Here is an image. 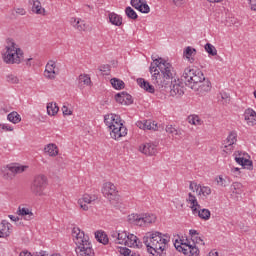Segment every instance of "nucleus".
I'll use <instances>...</instances> for the list:
<instances>
[{
    "label": "nucleus",
    "instance_id": "nucleus-1",
    "mask_svg": "<svg viewBox=\"0 0 256 256\" xmlns=\"http://www.w3.org/2000/svg\"><path fill=\"white\" fill-rule=\"evenodd\" d=\"M150 64L149 71L152 75L153 85H157L161 91H169L172 97L183 95V87L181 82L173 76V66L171 63L166 62L163 58H153Z\"/></svg>",
    "mask_w": 256,
    "mask_h": 256
},
{
    "label": "nucleus",
    "instance_id": "nucleus-2",
    "mask_svg": "<svg viewBox=\"0 0 256 256\" xmlns=\"http://www.w3.org/2000/svg\"><path fill=\"white\" fill-rule=\"evenodd\" d=\"M72 235L75 237L76 254L78 256H95L93 246L89 242V236L85 235V232L79 228H73Z\"/></svg>",
    "mask_w": 256,
    "mask_h": 256
},
{
    "label": "nucleus",
    "instance_id": "nucleus-3",
    "mask_svg": "<svg viewBox=\"0 0 256 256\" xmlns=\"http://www.w3.org/2000/svg\"><path fill=\"white\" fill-rule=\"evenodd\" d=\"M205 81V75L197 68L187 67L181 76V83H184L186 87L190 89H197V85Z\"/></svg>",
    "mask_w": 256,
    "mask_h": 256
},
{
    "label": "nucleus",
    "instance_id": "nucleus-4",
    "mask_svg": "<svg viewBox=\"0 0 256 256\" xmlns=\"http://www.w3.org/2000/svg\"><path fill=\"white\" fill-rule=\"evenodd\" d=\"M8 45L6 46V53L3 54V61L8 65L21 63L23 61V50L17 48V44L13 42V39H8Z\"/></svg>",
    "mask_w": 256,
    "mask_h": 256
},
{
    "label": "nucleus",
    "instance_id": "nucleus-5",
    "mask_svg": "<svg viewBox=\"0 0 256 256\" xmlns=\"http://www.w3.org/2000/svg\"><path fill=\"white\" fill-rule=\"evenodd\" d=\"M123 123L125 121L121 119V116L112 114V131L110 132L112 139H121V137L127 135V127Z\"/></svg>",
    "mask_w": 256,
    "mask_h": 256
},
{
    "label": "nucleus",
    "instance_id": "nucleus-6",
    "mask_svg": "<svg viewBox=\"0 0 256 256\" xmlns=\"http://www.w3.org/2000/svg\"><path fill=\"white\" fill-rule=\"evenodd\" d=\"M45 187H47V176L40 174L34 177L30 185V191L33 195L41 197L43 191H45Z\"/></svg>",
    "mask_w": 256,
    "mask_h": 256
},
{
    "label": "nucleus",
    "instance_id": "nucleus-7",
    "mask_svg": "<svg viewBox=\"0 0 256 256\" xmlns=\"http://www.w3.org/2000/svg\"><path fill=\"white\" fill-rule=\"evenodd\" d=\"M174 247L176 251L182 252L186 256H199V248L193 244L183 241L179 244V240H176Z\"/></svg>",
    "mask_w": 256,
    "mask_h": 256
},
{
    "label": "nucleus",
    "instance_id": "nucleus-8",
    "mask_svg": "<svg viewBox=\"0 0 256 256\" xmlns=\"http://www.w3.org/2000/svg\"><path fill=\"white\" fill-rule=\"evenodd\" d=\"M130 4L134 9L140 11V13H149L151 11L149 4H147V0H131Z\"/></svg>",
    "mask_w": 256,
    "mask_h": 256
},
{
    "label": "nucleus",
    "instance_id": "nucleus-9",
    "mask_svg": "<svg viewBox=\"0 0 256 256\" xmlns=\"http://www.w3.org/2000/svg\"><path fill=\"white\" fill-rule=\"evenodd\" d=\"M9 172L4 173L5 179H13L15 175L19 173H23L25 169H27V166H7Z\"/></svg>",
    "mask_w": 256,
    "mask_h": 256
},
{
    "label": "nucleus",
    "instance_id": "nucleus-10",
    "mask_svg": "<svg viewBox=\"0 0 256 256\" xmlns=\"http://www.w3.org/2000/svg\"><path fill=\"white\" fill-rule=\"evenodd\" d=\"M140 151L148 157H153V155H157V145L153 143H145L140 146Z\"/></svg>",
    "mask_w": 256,
    "mask_h": 256
},
{
    "label": "nucleus",
    "instance_id": "nucleus-11",
    "mask_svg": "<svg viewBox=\"0 0 256 256\" xmlns=\"http://www.w3.org/2000/svg\"><path fill=\"white\" fill-rule=\"evenodd\" d=\"M125 245L126 247H137L138 249H140V247H143V243L139 241V238H137L135 234H128Z\"/></svg>",
    "mask_w": 256,
    "mask_h": 256
},
{
    "label": "nucleus",
    "instance_id": "nucleus-12",
    "mask_svg": "<svg viewBox=\"0 0 256 256\" xmlns=\"http://www.w3.org/2000/svg\"><path fill=\"white\" fill-rule=\"evenodd\" d=\"M128 219H129V221H131L135 225H138L139 227L147 226L143 214H141V215L140 214H131L128 216Z\"/></svg>",
    "mask_w": 256,
    "mask_h": 256
},
{
    "label": "nucleus",
    "instance_id": "nucleus-13",
    "mask_svg": "<svg viewBox=\"0 0 256 256\" xmlns=\"http://www.w3.org/2000/svg\"><path fill=\"white\" fill-rule=\"evenodd\" d=\"M194 91H199L200 93H209L211 91V82L208 79H205L201 81V83L196 85V89H193Z\"/></svg>",
    "mask_w": 256,
    "mask_h": 256
},
{
    "label": "nucleus",
    "instance_id": "nucleus-14",
    "mask_svg": "<svg viewBox=\"0 0 256 256\" xmlns=\"http://www.w3.org/2000/svg\"><path fill=\"white\" fill-rule=\"evenodd\" d=\"M244 119L251 126L255 125L256 122V112L255 110L248 108L244 112Z\"/></svg>",
    "mask_w": 256,
    "mask_h": 256
},
{
    "label": "nucleus",
    "instance_id": "nucleus-15",
    "mask_svg": "<svg viewBox=\"0 0 256 256\" xmlns=\"http://www.w3.org/2000/svg\"><path fill=\"white\" fill-rule=\"evenodd\" d=\"M108 19L112 25H115V27H121L123 25V18L115 12L109 13Z\"/></svg>",
    "mask_w": 256,
    "mask_h": 256
},
{
    "label": "nucleus",
    "instance_id": "nucleus-16",
    "mask_svg": "<svg viewBox=\"0 0 256 256\" xmlns=\"http://www.w3.org/2000/svg\"><path fill=\"white\" fill-rule=\"evenodd\" d=\"M137 83L141 89L147 91V93H155V87L147 82L144 78H138Z\"/></svg>",
    "mask_w": 256,
    "mask_h": 256
},
{
    "label": "nucleus",
    "instance_id": "nucleus-17",
    "mask_svg": "<svg viewBox=\"0 0 256 256\" xmlns=\"http://www.w3.org/2000/svg\"><path fill=\"white\" fill-rule=\"evenodd\" d=\"M195 55H197V49L191 47V46H187L184 49L183 52V57H185L186 59H188V61H190V63H193L195 61Z\"/></svg>",
    "mask_w": 256,
    "mask_h": 256
},
{
    "label": "nucleus",
    "instance_id": "nucleus-18",
    "mask_svg": "<svg viewBox=\"0 0 256 256\" xmlns=\"http://www.w3.org/2000/svg\"><path fill=\"white\" fill-rule=\"evenodd\" d=\"M187 202L191 204V210L193 215L197 212V208L201 209V205H199V202H197V197L193 195L192 193L188 194Z\"/></svg>",
    "mask_w": 256,
    "mask_h": 256
},
{
    "label": "nucleus",
    "instance_id": "nucleus-19",
    "mask_svg": "<svg viewBox=\"0 0 256 256\" xmlns=\"http://www.w3.org/2000/svg\"><path fill=\"white\" fill-rule=\"evenodd\" d=\"M17 214L20 215L21 217H23L25 219V221H31V219H33V217H35V215L33 214V212H31V210H29V208H18Z\"/></svg>",
    "mask_w": 256,
    "mask_h": 256
},
{
    "label": "nucleus",
    "instance_id": "nucleus-20",
    "mask_svg": "<svg viewBox=\"0 0 256 256\" xmlns=\"http://www.w3.org/2000/svg\"><path fill=\"white\" fill-rule=\"evenodd\" d=\"M116 191H117V187H115V184L111 182L105 183L102 188V193L104 197H107L108 195H111V193H115Z\"/></svg>",
    "mask_w": 256,
    "mask_h": 256
},
{
    "label": "nucleus",
    "instance_id": "nucleus-21",
    "mask_svg": "<svg viewBox=\"0 0 256 256\" xmlns=\"http://www.w3.org/2000/svg\"><path fill=\"white\" fill-rule=\"evenodd\" d=\"M9 223L6 220H3L0 223V239H5V237H9Z\"/></svg>",
    "mask_w": 256,
    "mask_h": 256
},
{
    "label": "nucleus",
    "instance_id": "nucleus-22",
    "mask_svg": "<svg viewBox=\"0 0 256 256\" xmlns=\"http://www.w3.org/2000/svg\"><path fill=\"white\" fill-rule=\"evenodd\" d=\"M32 11L36 13V15H45V8L41 7L39 0H32Z\"/></svg>",
    "mask_w": 256,
    "mask_h": 256
},
{
    "label": "nucleus",
    "instance_id": "nucleus-23",
    "mask_svg": "<svg viewBox=\"0 0 256 256\" xmlns=\"http://www.w3.org/2000/svg\"><path fill=\"white\" fill-rule=\"evenodd\" d=\"M195 215H198V217L204 221H209V219H211V211H209V209L203 208L199 210L196 208Z\"/></svg>",
    "mask_w": 256,
    "mask_h": 256
},
{
    "label": "nucleus",
    "instance_id": "nucleus-24",
    "mask_svg": "<svg viewBox=\"0 0 256 256\" xmlns=\"http://www.w3.org/2000/svg\"><path fill=\"white\" fill-rule=\"evenodd\" d=\"M85 85H91V77H89V75H86V74H81L78 77V87L80 89H83Z\"/></svg>",
    "mask_w": 256,
    "mask_h": 256
},
{
    "label": "nucleus",
    "instance_id": "nucleus-25",
    "mask_svg": "<svg viewBox=\"0 0 256 256\" xmlns=\"http://www.w3.org/2000/svg\"><path fill=\"white\" fill-rule=\"evenodd\" d=\"M95 239L98 243H102V245H107L109 243V237L103 231L95 232Z\"/></svg>",
    "mask_w": 256,
    "mask_h": 256
},
{
    "label": "nucleus",
    "instance_id": "nucleus-26",
    "mask_svg": "<svg viewBox=\"0 0 256 256\" xmlns=\"http://www.w3.org/2000/svg\"><path fill=\"white\" fill-rule=\"evenodd\" d=\"M71 24L73 25V27L78 29V31H85V29H87V25L85 24V21L81 19L72 18Z\"/></svg>",
    "mask_w": 256,
    "mask_h": 256
},
{
    "label": "nucleus",
    "instance_id": "nucleus-27",
    "mask_svg": "<svg viewBox=\"0 0 256 256\" xmlns=\"http://www.w3.org/2000/svg\"><path fill=\"white\" fill-rule=\"evenodd\" d=\"M45 153H48L50 157H57L59 155V149L55 144H48L45 148Z\"/></svg>",
    "mask_w": 256,
    "mask_h": 256
},
{
    "label": "nucleus",
    "instance_id": "nucleus-28",
    "mask_svg": "<svg viewBox=\"0 0 256 256\" xmlns=\"http://www.w3.org/2000/svg\"><path fill=\"white\" fill-rule=\"evenodd\" d=\"M47 113L51 117H54V115H57V113H59V106H57V103H53V102L48 103Z\"/></svg>",
    "mask_w": 256,
    "mask_h": 256
},
{
    "label": "nucleus",
    "instance_id": "nucleus-29",
    "mask_svg": "<svg viewBox=\"0 0 256 256\" xmlns=\"http://www.w3.org/2000/svg\"><path fill=\"white\" fill-rule=\"evenodd\" d=\"M7 119L8 121H10V123H14V125H17V123H21V115H19L17 111L9 113Z\"/></svg>",
    "mask_w": 256,
    "mask_h": 256
},
{
    "label": "nucleus",
    "instance_id": "nucleus-30",
    "mask_svg": "<svg viewBox=\"0 0 256 256\" xmlns=\"http://www.w3.org/2000/svg\"><path fill=\"white\" fill-rule=\"evenodd\" d=\"M110 83L114 89H117L118 91L121 89H125V82L119 78H112L110 80Z\"/></svg>",
    "mask_w": 256,
    "mask_h": 256
},
{
    "label": "nucleus",
    "instance_id": "nucleus-31",
    "mask_svg": "<svg viewBox=\"0 0 256 256\" xmlns=\"http://www.w3.org/2000/svg\"><path fill=\"white\" fill-rule=\"evenodd\" d=\"M235 143H237V133L231 132L226 139V145L224 147H231V145H235Z\"/></svg>",
    "mask_w": 256,
    "mask_h": 256
},
{
    "label": "nucleus",
    "instance_id": "nucleus-32",
    "mask_svg": "<svg viewBox=\"0 0 256 256\" xmlns=\"http://www.w3.org/2000/svg\"><path fill=\"white\" fill-rule=\"evenodd\" d=\"M125 14L127 15L128 19H133V21L137 20L139 16L137 15V12L130 6L126 7Z\"/></svg>",
    "mask_w": 256,
    "mask_h": 256
},
{
    "label": "nucleus",
    "instance_id": "nucleus-33",
    "mask_svg": "<svg viewBox=\"0 0 256 256\" xmlns=\"http://www.w3.org/2000/svg\"><path fill=\"white\" fill-rule=\"evenodd\" d=\"M129 234L127 232H118V240L116 242V245H125L127 242V237Z\"/></svg>",
    "mask_w": 256,
    "mask_h": 256
},
{
    "label": "nucleus",
    "instance_id": "nucleus-34",
    "mask_svg": "<svg viewBox=\"0 0 256 256\" xmlns=\"http://www.w3.org/2000/svg\"><path fill=\"white\" fill-rule=\"evenodd\" d=\"M231 187L233 193L236 195H241V193H243V184H241V182H234Z\"/></svg>",
    "mask_w": 256,
    "mask_h": 256
},
{
    "label": "nucleus",
    "instance_id": "nucleus-35",
    "mask_svg": "<svg viewBox=\"0 0 256 256\" xmlns=\"http://www.w3.org/2000/svg\"><path fill=\"white\" fill-rule=\"evenodd\" d=\"M205 51L208 53V55H211L212 57H215L217 55V48L213 46L211 43H207L204 46Z\"/></svg>",
    "mask_w": 256,
    "mask_h": 256
},
{
    "label": "nucleus",
    "instance_id": "nucleus-36",
    "mask_svg": "<svg viewBox=\"0 0 256 256\" xmlns=\"http://www.w3.org/2000/svg\"><path fill=\"white\" fill-rule=\"evenodd\" d=\"M144 217V222L146 223V225H151V223H155V221L157 220V216H155L154 214H142Z\"/></svg>",
    "mask_w": 256,
    "mask_h": 256
},
{
    "label": "nucleus",
    "instance_id": "nucleus-37",
    "mask_svg": "<svg viewBox=\"0 0 256 256\" xmlns=\"http://www.w3.org/2000/svg\"><path fill=\"white\" fill-rule=\"evenodd\" d=\"M238 153V155H237ZM235 153V161L238 163V165H241L243 167L244 163H249V159L241 157V152Z\"/></svg>",
    "mask_w": 256,
    "mask_h": 256
},
{
    "label": "nucleus",
    "instance_id": "nucleus-38",
    "mask_svg": "<svg viewBox=\"0 0 256 256\" xmlns=\"http://www.w3.org/2000/svg\"><path fill=\"white\" fill-rule=\"evenodd\" d=\"M97 199V197L95 196H91L89 194H85L81 199H79V201H83V203H87V205L93 203V201H95Z\"/></svg>",
    "mask_w": 256,
    "mask_h": 256
},
{
    "label": "nucleus",
    "instance_id": "nucleus-39",
    "mask_svg": "<svg viewBox=\"0 0 256 256\" xmlns=\"http://www.w3.org/2000/svg\"><path fill=\"white\" fill-rule=\"evenodd\" d=\"M6 81L7 83H11L12 85H15L19 83V78L15 76L14 74H8L6 75Z\"/></svg>",
    "mask_w": 256,
    "mask_h": 256
},
{
    "label": "nucleus",
    "instance_id": "nucleus-40",
    "mask_svg": "<svg viewBox=\"0 0 256 256\" xmlns=\"http://www.w3.org/2000/svg\"><path fill=\"white\" fill-rule=\"evenodd\" d=\"M166 133H169L170 135H181V131L177 130L173 125L166 126Z\"/></svg>",
    "mask_w": 256,
    "mask_h": 256
},
{
    "label": "nucleus",
    "instance_id": "nucleus-41",
    "mask_svg": "<svg viewBox=\"0 0 256 256\" xmlns=\"http://www.w3.org/2000/svg\"><path fill=\"white\" fill-rule=\"evenodd\" d=\"M198 195H203L204 197H207V195H211V188L207 186L199 187Z\"/></svg>",
    "mask_w": 256,
    "mask_h": 256
},
{
    "label": "nucleus",
    "instance_id": "nucleus-42",
    "mask_svg": "<svg viewBox=\"0 0 256 256\" xmlns=\"http://www.w3.org/2000/svg\"><path fill=\"white\" fill-rule=\"evenodd\" d=\"M125 92L117 93L115 95V101L116 103H120V105H125Z\"/></svg>",
    "mask_w": 256,
    "mask_h": 256
},
{
    "label": "nucleus",
    "instance_id": "nucleus-43",
    "mask_svg": "<svg viewBox=\"0 0 256 256\" xmlns=\"http://www.w3.org/2000/svg\"><path fill=\"white\" fill-rule=\"evenodd\" d=\"M188 123L191 125H201V119H199V116H189Z\"/></svg>",
    "mask_w": 256,
    "mask_h": 256
},
{
    "label": "nucleus",
    "instance_id": "nucleus-44",
    "mask_svg": "<svg viewBox=\"0 0 256 256\" xmlns=\"http://www.w3.org/2000/svg\"><path fill=\"white\" fill-rule=\"evenodd\" d=\"M124 105H133V96L131 94L124 92Z\"/></svg>",
    "mask_w": 256,
    "mask_h": 256
},
{
    "label": "nucleus",
    "instance_id": "nucleus-45",
    "mask_svg": "<svg viewBox=\"0 0 256 256\" xmlns=\"http://www.w3.org/2000/svg\"><path fill=\"white\" fill-rule=\"evenodd\" d=\"M113 121V118H112V114L111 115H105L104 116V123L107 127H109V129L112 131L113 129V125L111 124Z\"/></svg>",
    "mask_w": 256,
    "mask_h": 256
},
{
    "label": "nucleus",
    "instance_id": "nucleus-46",
    "mask_svg": "<svg viewBox=\"0 0 256 256\" xmlns=\"http://www.w3.org/2000/svg\"><path fill=\"white\" fill-rule=\"evenodd\" d=\"M98 70L101 73H105V75H109V72L111 71V65L103 64V65L99 66Z\"/></svg>",
    "mask_w": 256,
    "mask_h": 256
},
{
    "label": "nucleus",
    "instance_id": "nucleus-47",
    "mask_svg": "<svg viewBox=\"0 0 256 256\" xmlns=\"http://www.w3.org/2000/svg\"><path fill=\"white\" fill-rule=\"evenodd\" d=\"M106 199H108V201H110V203H113V201H119V194L117 193V190L113 193H111L108 196H105Z\"/></svg>",
    "mask_w": 256,
    "mask_h": 256
},
{
    "label": "nucleus",
    "instance_id": "nucleus-48",
    "mask_svg": "<svg viewBox=\"0 0 256 256\" xmlns=\"http://www.w3.org/2000/svg\"><path fill=\"white\" fill-rule=\"evenodd\" d=\"M119 239V232L117 231H112L110 233V241H112L113 243H115L117 245V241Z\"/></svg>",
    "mask_w": 256,
    "mask_h": 256
},
{
    "label": "nucleus",
    "instance_id": "nucleus-49",
    "mask_svg": "<svg viewBox=\"0 0 256 256\" xmlns=\"http://www.w3.org/2000/svg\"><path fill=\"white\" fill-rule=\"evenodd\" d=\"M132 253L133 251H131V249L129 248H125V247L120 248V255L131 256Z\"/></svg>",
    "mask_w": 256,
    "mask_h": 256
},
{
    "label": "nucleus",
    "instance_id": "nucleus-50",
    "mask_svg": "<svg viewBox=\"0 0 256 256\" xmlns=\"http://www.w3.org/2000/svg\"><path fill=\"white\" fill-rule=\"evenodd\" d=\"M216 182H217V185H220V187H226L225 183H227V181L223 177L221 176L217 177Z\"/></svg>",
    "mask_w": 256,
    "mask_h": 256
},
{
    "label": "nucleus",
    "instance_id": "nucleus-51",
    "mask_svg": "<svg viewBox=\"0 0 256 256\" xmlns=\"http://www.w3.org/2000/svg\"><path fill=\"white\" fill-rule=\"evenodd\" d=\"M242 167H244V169H249V171H252L253 161L248 159V162H244V164H242Z\"/></svg>",
    "mask_w": 256,
    "mask_h": 256
},
{
    "label": "nucleus",
    "instance_id": "nucleus-52",
    "mask_svg": "<svg viewBox=\"0 0 256 256\" xmlns=\"http://www.w3.org/2000/svg\"><path fill=\"white\" fill-rule=\"evenodd\" d=\"M78 205L83 209V211H89V206L83 200H78Z\"/></svg>",
    "mask_w": 256,
    "mask_h": 256
},
{
    "label": "nucleus",
    "instance_id": "nucleus-53",
    "mask_svg": "<svg viewBox=\"0 0 256 256\" xmlns=\"http://www.w3.org/2000/svg\"><path fill=\"white\" fill-rule=\"evenodd\" d=\"M199 187H201V185H197L195 182H190L189 189H191V191H199Z\"/></svg>",
    "mask_w": 256,
    "mask_h": 256
},
{
    "label": "nucleus",
    "instance_id": "nucleus-54",
    "mask_svg": "<svg viewBox=\"0 0 256 256\" xmlns=\"http://www.w3.org/2000/svg\"><path fill=\"white\" fill-rule=\"evenodd\" d=\"M44 76L46 79H55V72L47 73V70L44 71Z\"/></svg>",
    "mask_w": 256,
    "mask_h": 256
},
{
    "label": "nucleus",
    "instance_id": "nucleus-55",
    "mask_svg": "<svg viewBox=\"0 0 256 256\" xmlns=\"http://www.w3.org/2000/svg\"><path fill=\"white\" fill-rule=\"evenodd\" d=\"M62 113L63 115H73V111L69 110L67 106L62 107Z\"/></svg>",
    "mask_w": 256,
    "mask_h": 256
},
{
    "label": "nucleus",
    "instance_id": "nucleus-56",
    "mask_svg": "<svg viewBox=\"0 0 256 256\" xmlns=\"http://www.w3.org/2000/svg\"><path fill=\"white\" fill-rule=\"evenodd\" d=\"M1 129H3L4 131H13V127H11L8 124H0Z\"/></svg>",
    "mask_w": 256,
    "mask_h": 256
},
{
    "label": "nucleus",
    "instance_id": "nucleus-57",
    "mask_svg": "<svg viewBox=\"0 0 256 256\" xmlns=\"http://www.w3.org/2000/svg\"><path fill=\"white\" fill-rule=\"evenodd\" d=\"M144 125H145V129H147L148 131H151V125H152L151 120H144Z\"/></svg>",
    "mask_w": 256,
    "mask_h": 256
},
{
    "label": "nucleus",
    "instance_id": "nucleus-58",
    "mask_svg": "<svg viewBox=\"0 0 256 256\" xmlns=\"http://www.w3.org/2000/svg\"><path fill=\"white\" fill-rule=\"evenodd\" d=\"M252 11H256V0H248Z\"/></svg>",
    "mask_w": 256,
    "mask_h": 256
},
{
    "label": "nucleus",
    "instance_id": "nucleus-59",
    "mask_svg": "<svg viewBox=\"0 0 256 256\" xmlns=\"http://www.w3.org/2000/svg\"><path fill=\"white\" fill-rule=\"evenodd\" d=\"M8 217H9V219H11V221H14L15 223L20 221V218L18 216L9 215Z\"/></svg>",
    "mask_w": 256,
    "mask_h": 256
},
{
    "label": "nucleus",
    "instance_id": "nucleus-60",
    "mask_svg": "<svg viewBox=\"0 0 256 256\" xmlns=\"http://www.w3.org/2000/svg\"><path fill=\"white\" fill-rule=\"evenodd\" d=\"M151 129H152V131H158L159 130V126H157V123L155 121H152Z\"/></svg>",
    "mask_w": 256,
    "mask_h": 256
},
{
    "label": "nucleus",
    "instance_id": "nucleus-61",
    "mask_svg": "<svg viewBox=\"0 0 256 256\" xmlns=\"http://www.w3.org/2000/svg\"><path fill=\"white\" fill-rule=\"evenodd\" d=\"M136 125H137V127H139V129H143V130L146 129V128H145V122L138 121V122L136 123Z\"/></svg>",
    "mask_w": 256,
    "mask_h": 256
},
{
    "label": "nucleus",
    "instance_id": "nucleus-62",
    "mask_svg": "<svg viewBox=\"0 0 256 256\" xmlns=\"http://www.w3.org/2000/svg\"><path fill=\"white\" fill-rule=\"evenodd\" d=\"M45 71L46 73H55V70L48 64L46 65Z\"/></svg>",
    "mask_w": 256,
    "mask_h": 256
},
{
    "label": "nucleus",
    "instance_id": "nucleus-63",
    "mask_svg": "<svg viewBox=\"0 0 256 256\" xmlns=\"http://www.w3.org/2000/svg\"><path fill=\"white\" fill-rule=\"evenodd\" d=\"M16 13L18 15H25V13H27V12L23 8H17Z\"/></svg>",
    "mask_w": 256,
    "mask_h": 256
},
{
    "label": "nucleus",
    "instance_id": "nucleus-64",
    "mask_svg": "<svg viewBox=\"0 0 256 256\" xmlns=\"http://www.w3.org/2000/svg\"><path fill=\"white\" fill-rule=\"evenodd\" d=\"M19 256H32L30 252H21Z\"/></svg>",
    "mask_w": 256,
    "mask_h": 256
}]
</instances>
